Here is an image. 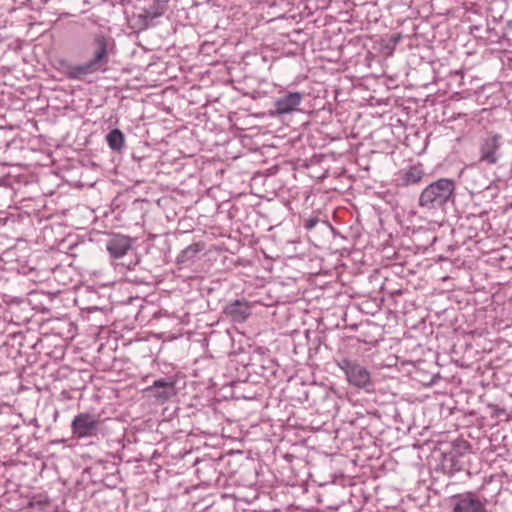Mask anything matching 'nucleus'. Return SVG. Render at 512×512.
Here are the masks:
<instances>
[{
  "label": "nucleus",
  "mask_w": 512,
  "mask_h": 512,
  "mask_svg": "<svg viewBox=\"0 0 512 512\" xmlns=\"http://www.w3.org/2000/svg\"><path fill=\"white\" fill-rule=\"evenodd\" d=\"M93 46V58L89 62L75 68L78 74L87 75L95 73L102 70L108 63V39L102 34H97L93 38Z\"/></svg>",
  "instance_id": "f03ea898"
},
{
  "label": "nucleus",
  "mask_w": 512,
  "mask_h": 512,
  "mask_svg": "<svg viewBox=\"0 0 512 512\" xmlns=\"http://www.w3.org/2000/svg\"><path fill=\"white\" fill-rule=\"evenodd\" d=\"M302 101L299 92H290L275 101V108L278 114H288L296 110Z\"/></svg>",
  "instance_id": "6e6552de"
},
{
  "label": "nucleus",
  "mask_w": 512,
  "mask_h": 512,
  "mask_svg": "<svg viewBox=\"0 0 512 512\" xmlns=\"http://www.w3.org/2000/svg\"><path fill=\"white\" fill-rule=\"evenodd\" d=\"M315 222L314 221H310L309 224L306 225L307 228H312L314 226Z\"/></svg>",
  "instance_id": "ddd939ff"
},
{
  "label": "nucleus",
  "mask_w": 512,
  "mask_h": 512,
  "mask_svg": "<svg viewBox=\"0 0 512 512\" xmlns=\"http://www.w3.org/2000/svg\"><path fill=\"white\" fill-rule=\"evenodd\" d=\"M98 427V418L90 413H79L71 423L72 433L79 439L95 436L98 432Z\"/></svg>",
  "instance_id": "20e7f679"
},
{
  "label": "nucleus",
  "mask_w": 512,
  "mask_h": 512,
  "mask_svg": "<svg viewBox=\"0 0 512 512\" xmlns=\"http://www.w3.org/2000/svg\"><path fill=\"white\" fill-rule=\"evenodd\" d=\"M131 248V240L127 236L114 235L107 243V250L113 258H121Z\"/></svg>",
  "instance_id": "1a4fd4ad"
},
{
  "label": "nucleus",
  "mask_w": 512,
  "mask_h": 512,
  "mask_svg": "<svg viewBox=\"0 0 512 512\" xmlns=\"http://www.w3.org/2000/svg\"><path fill=\"white\" fill-rule=\"evenodd\" d=\"M224 313L234 322L243 323L251 314V306L246 300H235L225 307Z\"/></svg>",
  "instance_id": "0eeeda50"
},
{
  "label": "nucleus",
  "mask_w": 512,
  "mask_h": 512,
  "mask_svg": "<svg viewBox=\"0 0 512 512\" xmlns=\"http://www.w3.org/2000/svg\"><path fill=\"white\" fill-rule=\"evenodd\" d=\"M106 139H107V143H108L109 147L113 150L118 151L124 145V135L118 129H114L111 132H109Z\"/></svg>",
  "instance_id": "f8f14e48"
},
{
  "label": "nucleus",
  "mask_w": 512,
  "mask_h": 512,
  "mask_svg": "<svg viewBox=\"0 0 512 512\" xmlns=\"http://www.w3.org/2000/svg\"><path fill=\"white\" fill-rule=\"evenodd\" d=\"M425 172L421 164L410 166L403 172L402 181L403 185L409 186L419 183Z\"/></svg>",
  "instance_id": "9b49d317"
},
{
  "label": "nucleus",
  "mask_w": 512,
  "mask_h": 512,
  "mask_svg": "<svg viewBox=\"0 0 512 512\" xmlns=\"http://www.w3.org/2000/svg\"><path fill=\"white\" fill-rule=\"evenodd\" d=\"M455 191V182L448 178H441L429 184L419 196V206L434 210L444 206Z\"/></svg>",
  "instance_id": "f257e3e1"
},
{
  "label": "nucleus",
  "mask_w": 512,
  "mask_h": 512,
  "mask_svg": "<svg viewBox=\"0 0 512 512\" xmlns=\"http://www.w3.org/2000/svg\"><path fill=\"white\" fill-rule=\"evenodd\" d=\"M339 368L345 373L348 383L357 388H366L371 384L370 372L357 362L342 359Z\"/></svg>",
  "instance_id": "7ed1b4c3"
},
{
  "label": "nucleus",
  "mask_w": 512,
  "mask_h": 512,
  "mask_svg": "<svg viewBox=\"0 0 512 512\" xmlns=\"http://www.w3.org/2000/svg\"><path fill=\"white\" fill-rule=\"evenodd\" d=\"M500 137L498 135H489L480 142V161L489 165H494L498 161L497 152L500 147Z\"/></svg>",
  "instance_id": "39448f33"
},
{
  "label": "nucleus",
  "mask_w": 512,
  "mask_h": 512,
  "mask_svg": "<svg viewBox=\"0 0 512 512\" xmlns=\"http://www.w3.org/2000/svg\"><path fill=\"white\" fill-rule=\"evenodd\" d=\"M455 503L452 512H484V504L471 492H467L454 498Z\"/></svg>",
  "instance_id": "423d86ee"
},
{
  "label": "nucleus",
  "mask_w": 512,
  "mask_h": 512,
  "mask_svg": "<svg viewBox=\"0 0 512 512\" xmlns=\"http://www.w3.org/2000/svg\"><path fill=\"white\" fill-rule=\"evenodd\" d=\"M147 391H153L154 392V397L161 400V401H166L168 400L171 396H172V391H173V384L172 383H169L167 382L166 380L164 379H159V380H156L152 386H149L147 389Z\"/></svg>",
  "instance_id": "9d476101"
}]
</instances>
